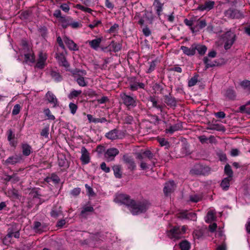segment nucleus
<instances>
[{
    "label": "nucleus",
    "instance_id": "f257e3e1",
    "mask_svg": "<svg viewBox=\"0 0 250 250\" xmlns=\"http://www.w3.org/2000/svg\"><path fill=\"white\" fill-rule=\"evenodd\" d=\"M149 206L150 203L147 201H136L132 199L128 208L133 215H137L145 212Z\"/></svg>",
    "mask_w": 250,
    "mask_h": 250
},
{
    "label": "nucleus",
    "instance_id": "f03ea898",
    "mask_svg": "<svg viewBox=\"0 0 250 250\" xmlns=\"http://www.w3.org/2000/svg\"><path fill=\"white\" fill-rule=\"evenodd\" d=\"M187 227L186 226H175L167 231V235L169 238L174 240L181 239L184 237L187 230Z\"/></svg>",
    "mask_w": 250,
    "mask_h": 250
},
{
    "label": "nucleus",
    "instance_id": "7ed1b4c3",
    "mask_svg": "<svg viewBox=\"0 0 250 250\" xmlns=\"http://www.w3.org/2000/svg\"><path fill=\"white\" fill-rule=\"evenodd\" d=\"M123 103L128 108H133L137 105L136 96H131L126 93L122 92L120 95Z\"/></svg>",
    "mask_w": 250,
    "mask_h": 250
},
{
    "label": "nucleus",
    "instance_id": "20e7f679",
    "mask_svg": "<svg viewBox=\"0 0 250 250\" xmlns=\"http://www.w3.org/2000/svg\"><path fill=\"white\" fill-rule=\"evenodd\" d=\"M223 39L225 42L224 48L228 50L231 48L236 40L235 34L230 30L226 32L223 35Z\"/></svg>",
    "mask_w": 250,
    "mask_h": 250
},
{
    "label": "nucleus",
    "instance_id": "39448f33",
    "mask_svg": "<svg viewBox=\"0 0 250 250\" xmlns=\"http://www.w3.org/2000/svg\"><path fill=\"white\" fill-rule=\"evenodd\" d=\"M225 16L229 19H240L244 18V15L240 10L229 8L224 12Z\"/></svg>",
    "mask_w": 250,
    "mask_h": 250
},
{
    "label": "nucleus",
    "instance_id": "423d86ee",
    "mask_svg": "<svg viewBox=\"0 0 250 250\" xmlns=\"http://www.w3.org/2000/svg\"><path fill=\"white\" fill-rule=\"evenodd\" d=\"M210 172V168L208 167H205L200 164H197L190 170V173L192 175H205Z\"/></svg>",
    "mask_w": 250,
    "mask_h": 250
},
{
    "label": "nucleus",
    "instance_id": "0eeeda50",
    "mask_svg": "<svg viewBox=\"0 0 250 250\" xmlns=\"http://www.w3.org/2000/svg\"><path fill=\"white\" fill-rule=\"evenodd\" d=\"M23 47L24 48L22 49V51L24 56L25 62L26 63L34 62L35 56L32 50L27 46L26 43L23 44Z\"/></svg>",
    "mask_w": 250,
    "mask_h": 250
},
{
    "label": "nucleus",
    "instance_id": "6e6552de",
    "mask_svg": "<svg viewBox=\"0 0 250 250\" xmlns=\"http://www.w3.org/2000/svg\"><path fill=\"white\" fill-rule=\"evenodd\" d=\"M132 200L128 195L119 193L116 195L114 201L116 203L125 205L128 208Z\"/></svg>",
    "mask_w": 250,
    "mask_h": 250
},
{
    "label": "nucleus",
    "instance_id": "1a4fd4ad",
    "mask_svg": "<svg viewBox=\"0 0 250 250\" xmlns=\"http://www.w3.org/2000/svg\"><path fill=\"white\" fill-rule=\"evenodd\" d=\"M47 58V56L45 53L40 51L39 54V58L35 65V67L41 69H43L45 65Z\"/></svg>",
    "mask_w": 250,
    "mask_h": 250
},
{
    "label": "nucleus",
    "instance_id": "9d476101",
    "mask_svg": "<svg viewBox=\"0 0 250 250\" xmlns=\"http://www.w3.org/2000/svg\"><path fill=\"white\" fill-rule=\"evenodd\" d=\"M55 58L60 66H63L66 68L69 67L70 65L63 53H56Z\"/></svg>",
    "mask_w": 250,
    "mask_h": 250
},
{
    "label": "nucleus",
    "instance_id": "9b49d317",
    "mask_svg": "<svg viewBox=\"0 0 250 250\" xmlns=\"http://www.w3.org/2000/svg\"><path fill=\"white\" fill-rule=\"evenodd\" d=\"M124 163L127 166V168L131 171H133L136 169V166L133 158L128 155H125L123 157Z\"/></svg>",
    "mask_w": 250,
    "mask_h": 250
},
{
    "label": "nucleus",
    "instance_id": "f8f14e48",
    "mask_svg": "<svg viewBox=\"0 0 250 250\" xmlns=\"http://www.w3.org/2000/svg\"><path fill=\"white\" fill-rule=\"evenodd\" d=\"M119 153V151L116 148H108L104 154V156L107 161L113 160L116 155Z\"/></svg>",
    "mask_w": 250,
    "mask_h": 250
},
{
    "label": "nucleus",
    "instance_id": "ddd939ff",
    "mask_svg": "<svg viewBox=\"0 0 250 250\" xmlns=\"http://www.w3.org/2000/svg\"><path fill=\"white\" fill-rule=\"evenodd\" d=\"M81 152L82 155L80 160L82 164L83 165L88 164L90 160V154L84 146L82 147Z\"/></svg>",
    "mask_w": 250,
    "mask_h": 250
},
{
    "label": "nucleus",
    "instance_id": "4468645a",
    "mask_svg": "<svg viewBox=\"0 0 250 250\" xmlns=\"http://www.w3.org/2000/svg\"><path fill=\"white\" fill-rule=\"evenodd\" d=\"M129 89L131 91H136L139 88L144 89L145 87V84L142 83H139L136 81V79L133 78L129 82Z\"/></svg>",
    "mask_w": 250,
    "mask_h": 250
},
{
    "label": "nucleus",
    "instance_id": "2eb2a0df",
    "mask_svg": "<svg viewBox=\"0 0 250 250\" xmlns=\"http://www.w3.org/2000/svg\"><path fill=\"white\" fill-rule=\"evenodd\" d=\"M214 4L215 2L214 1H207L204 4L199 5L197 8V10L201 11H209L213 8Z\"/></svg>",
    "mask_w": 250,
    "mask_h": 250
},
{
    "label": "nucleus",
    "instance_id": "dca6fc26",
    "mask_svg": "<svg viewBox=\"0 0 250 250\" xmlns=\"http://www.w3.org/2000/svg\"><path fill=\"white\" fill-rule=\"evenodd\" d=\"M103 40V37L97 38L91 41H87L86 43L89 44L91 48L97 50L100 47V44Z\"/></svg>",
    "mask_w": 250,
    "mask_h": 250
},
{
    "label": "nucleus",
    "instance_id": "f3484780",
    "mask_svg": "<svg viewBox=\"0 0 250 250\" xmlns=\"http://www.w3.org/2000/svg\"><path fill=\"white\" fill-rule=\"evenodd\" d=\"M22 160L21 155H15L8 157L5 161L6 165H14L20 163Z\"/></svg>",
    "mask_w": 250,
    "mask_h": 250
},
{
    "label": "nucleus",
    "instance_id": "a211bd4d",
    "mask_svg": "<svg viewBox=\"0 0 250 250\" xmlns=\"http://www.w3.org/2000/svg\"><path fill=\"white\" fill-rule=\"evenodd\" d=\"M63 41L69 50L71 51H77L79 50L77 44L67 37H63Z\"/></svg>",
    "mask_w": 250,
    "mask_h": 250
},
{
    "label": "nucleus",
    "instance_id": "6ab92c4d",
    "mask_svg": "<svg viewBox=\"0 0 250 250\" xmlns=\"http://www.w3.org/2000/svg\"><path fill=\"white\" fill-rule=\"evenodd\" d=\"M58 165L60 167H63V169H67L69 167V163L66 160L64 155L60 154L58 156Z\"/></svg>",
    "mask_w": 250,
    "mask_h": 250
},
{
    "label": "nucleus",
    "instance_id": "aec40b11",
    "mask_svg": "<svg viewBox=\"0 0 250 250\" xmlns=\"http://www.w3.org/2000/svg\"><path fill=\"white\" fill-rule=\"evenodd\" d=\"M183 128L181 123L178 122L174 125H170L168 128H166L165 132L166 133L173 134L175 131L182 129Z\"/></svg>",
    "mask_w": 250,
    "mask_h": 250
},
{
    "label": "nucleus",
    "instance_id": "412c9836",
    "mask_svg": "<svg viewBox=\"0 0 250 250\" xmlns=\"http://www.w3.org/2000/svg\"><path fill=\"white\" fill-rule=\"evenodd\" d=\"M45 96L48 102L52 104L54 107L58 105V100L52 92L51 91H48L46 93Z\"/></svg>",
    "mask_w": 250,
    "mask_h": 250
},
{
    "label": "nucleus",
    "instance_id": "4be33fe9",
    "mask_svg": "<svg viewBox=\"0 0 250 250\" xmlns=\"http://www.w3.org/2000/svg\"><path fill=\"white\" fill-rule=\"evenodd\" d=\"M195 48L194 43L192 44L189 48L185 46H182L181 47V49L183 51L184 53L188 56H193L195 55Z\"/></svg>",
    "mask_w": 250,
    "mask_h": 250
},
{
    "label": "nucleus",
    "instance_id": "5701e85b",
    "mask_svg": "<svg viewBox=\"0 0 250 250\" xmlns=\"http://www.w3.org/2000/svg\"><path fill=\"white\" fill-rule=\"evenodd\" d=\"M148 100L152 103V107H155L160 110L161 112H163L164 107L165 105L158 104V101L155 97L151 96L149 97Z\"/></svg>",
    "mask_w": 250,
    "mask_h": 250
},
{
    "label": "nucleus",
    "instance_id": "b1692460",
    "mask_svg": "<svg viewBox=\"0 0 250 250\" xmlns=\"http://www.w3.org/2000/svg\"><path fill=\"white\" fill-rule=\"evenodd\" d=\"M165 102L171 107H175L177 105V101L175 98L171 96L170 94L165 96Z\"/></svg>",
    "mask_w": 250,
    "mask_h": 250
},
{
    "label": "nucleus",
    "instance_id": "393cba45",
    "mask_svg": "<svg viewBox=\"0 0 250 250\" xmlns=\"http://www.w3.org/2000/svg\"><path fill=\"white\" fill-rule=\"evenodd\" d=\"M174 190V182L173 181H169L165 184L164 188V193L167 195Z\"/></svg>",
    "mask_w": 250,
    "mask_h": 250
},
{
    "label": "nucleus",
    "instance_id": "a878e982",
    "mask_svg": "<svg viewBox=\"0 0 250 250\" xmlns=\"http://www.w3.org/2000/svg\"><path fill=\"white\" fill-rule=\"evenodd\" d=\"M68 21V23L66 25H64L63 23L62 24L63 28H65L68 26H70L73 28H80L82 26V24L79 22H78V21L72 22L71 18H68L67 19H64L65 21Z\"/></svg>",
    "mask_w": 250,
    "mask_h": 250
},
{
    "label": "nucleus",
    "instance_id": "bb28decb",
    "mask_svg": "<svg viewBox=\"0 0 250 250\" xmlns=\"http://www.w3.org/2000/svg\"><path fill=\"white\" fill-rule=\"evenodd\" d=\"M105 137L110 140H116L119 138V131L114 129L105 134Z\"/></svg>",
    "mask_w": 250,
    "mask_h": 250
},
{
    "label": "nucleus",
    "instance_id": "cd10ccee",
    "mask_svg": "<svg viewBox=\"0 0 250 250\" xmlns=\"http://www.w3.org/2000/svg\"><path fill=\"white\" fill-rule=\"evenodd\" d=\"M194 45L195 51L197 50L199 55L203 56L206 53L207 47L205 45L197 43H194Z\"/></svg>",
    "mask_w": 250,
    "mask_h": 250
},
{
    "label": "nucleus",
    "instance_id": "c85d7f7f",
    "mask_svg": "<svg viewBox=\"0 0 250 250\" xmlns=\"http://www.w3.org/2000/svg\"><path fill=\"white\" fill-rule=\"evenodd\" d=\"M112 169L114 172V176L117 178H121L122 177V172L121 171V166L119 165H114L112 167Z\"/></svg>",
    "mask_w": 250,
    "mask_h": 250
},
{
    "label": "nucleus",
    "instance_id": "c756f323",
    "mask_svg": "<svg viewBox=\"0 0 250 250\" xmlns=\"http://www.w3.org/2000/svg\"><path fill=\"white\" fill-rule=\"evenodd\" d=\"M22 154L24 156H29L31 152L32 148L31 146L27 144H23L21 145Z\"/></svg>",
    "mask_w": 250,
    "mask_h": 250
},
{
    "label": "nucleus",
    "instance_id": "7c9ffc66",
    "mask_svg": "<svg viewBox=\"0 0 250 250\" xmlns=\"http://www.w3.org/2000/svg\"><path fill=\"white\" fill-rule=\"evenodd\" d=\"M50 215L51 217L55 218H57L62 215V211L61 209V208L54 207L50 212Z\"/></svg>",
    "mask_w": 250,
    "mask_h": 250
},
{
    "label": "nucleus",
    "instance_id": "2f4dec72",
    "mask_svg": "<svg viewBox=\"0 0 250 250\" xmlns=\"http://www.w3.org/2000/svg\"><path fill=\"white\" fill-rule=\"evenodd\" d=\"M232 178L229 177L225 178L221 182L220 186L224 190H227L229 187V182Z\"/></svg>",
    "mask_w": 250,
    "mask_h": 250
},
{
    "label": "nucleus",
    "instance_id": "473e14b6",
    "mask_svg": "<svg viewBox=\"0 0 250 250\" xmlns=\"http://www.w3.org/2000/svg\"><path fill=\"white\" fill-rule=\"evenodd\" d=\"M159 62V61L157 59H155L151 62H148L149 64V67L146 71L147 73H150L152 71H153L155 67L156 66V65Z\"/></svg>",
    "mask_w": 250,
    "mask_h": 250
},
{
    "label": "nucleus",
    "instance_id": "72a5a7b5",
    "mask_svg": "<svg viewBox=\"0 0 250 250\" xmlns=\"http://www.w3.org/2000/svg\"><path fill=\"white\" fill-rule=\"evenodd\" d=\"M215 213L212 210H210L208 211L206 217V222L208 223H211L215 220Z\"/></svg>",
    "mask_w": 250,
    "mask_h": 250
},
{
    "label": "nucleus",
    "instance_id": "f704fd0d",
    "mask_svg": "<svg viewBox=\"0 0 250 250\" xmlns=\"http://www.w3.org/2000/svg\"><path fill=\"white\" fill-rule=\"evenodd\" d=\"M225 96L229 100H234L236 98V94L233 90L229 89L226 92Z\"/></svg>",
    "mask_w": 250,
    "mask_h": 250
},
{
    "label": "nucleus",
    "instance_id": "c9c22d12",
    "mask_svg": "<svg viewBox=\"0 0 250 250\" xmlns=\"http://www.w3.org/2000/svg\"><path fill=\"white\" fill-rule=\"evenodd\" d=\"M75 77L76 82L80 86L84 87L87 85V83L85 82L84 77L80 76V74H79L78 77L75 76Z\"/></svg>",
    "mask_w": 250,
    "mask_h": 250
},
{
    "label": "nucleus",
    "instance_id": "e433bc0d",
    "mask_svg": "<svg viewBox=\"0 0 250 250\" xmlns=\"http://www.w3.org/2000/svg\"><path fill=\"white\" fill-rule=\"evenodd\" d=\"M203 62L205 64V70H206L210 67H213L215 66L213 62H211L208 57H205L203 59Z\"/></svg>",
    "mask_w": 250,
    "mask_h": 250
},
{
    "label": "nucleus",
    "instance_id": "4c0bfd02",
    "mask_svg": "<svg viewBox=\"0 0 250 250\" xmlns=\"http://www.w3.org/2000/svg\"><path fill=\"white\" fill-rule=\"evenodd\" d=\"M13 236H14L15 238H19L20 237L19 232L16 231L15 232H8V233L4 237L3 241L4 242L5 241L9 240V239L11 238Z\"/></svg>",
    "mask_w": 250,
    "mask_h": 250
},
{
    "label": "nucleus",
    "instance_id": "58836bf2",
    "mask_svg": "<svg viewBox=\"0 0 250 250\" xmlns=\"http://www.w3.org/2000/svg\"><path fill=\"white\" fill-rule=\"evenodd\" d=\"M225 173L228 176V177L232 178L233 176V171L229 165L227 164L224 168Z\"/></svg>",
    "mask_w": 250,
    "mask_h": 250
},
{
    "label": "nucleus",
    "instance_id": "ea45409f",
    "mask_svg": "<svg viewBox=\"0 0 250 250\" xmlns=\"http://www.w3.org/2000/svg\"><path fill=\"white\" fill-rule=\"evenodd\" d=\"M179 245L181 250H189L190 248L189 243L187 240L183 241Z\"/></svg>",
    "mask_w": 250,
    "mask_h": 250
},
{
    "label": "nucleus",
    "instance_id": "a19ab883",
    "mask_svg": "<svg viewBox=\"0 0 250 250\" xmlns=\"http://www.w3.org/2000/svg\"><path fill=\"white\" fill-rule=\"evenodd\" d=\"M50 75L52 78L57 82H60L62 80V77L59 72L55 71H51Z\"/></svg>",
    "mask_w": 250,
    "mask_h": 250
},
{
    "label": "nucleus",
    "instance_id": "79ce46f5",
    "mask_svg": "<svg viewBox=\"0 0 250 250\" xmlns=\"http://www.w3.org/2000/svg\"><path fill=\"white\" fill-rule=\"evenodd\" d=\"M81 90H73L69 94L68 97L69 99H72L73 98L77 97L82 93Z\"/></svg>",
    "mask_w": 250,
    "mask_h": 250
},
{
    "label": "nucleus",
    "instance_id": "37998d69",
    "mask_svg": "<svg viewBox=\"0 0 250 250\" xmlns=\"http://www.w3.org/2000/svg\"><path fill=\"white\" fill-rule=\"evenodd\" d=\"M93 211L94 208L92 206H85L83 207L81 212V215L82 216H84L87 212H93Z\"/></svg>",
    "mask_w": 250,
    "mask_h": 250
},
{
    "label": "nucleus",
    "instance_id": "c03bdc74",
    "mask_svg": "<svg viewBox=\"0 0 250 250\" xmlns=\"http://www.w3.org/2000/svg\"><path fill=\"white\" fill-rule=\"evenodd\" d=\"M43 113L47 117L48 120H55V117L54 115L51 114V111L48 108H45L43 110Z\"/></svg>",
    "mask_w": 250,
    "mask_h": 250
},
{
    "label": "nucleus",
    "instance_id": "a18cd8bd",
    "mask_svg": "<svg viewBox=\"0 0 250 250\" xmlns=\"http://www.w3.org/2000/svg\"><path fill=\"white\" fill-rule=\"evenodd\" d=\"M240 84L243 88L250 91V81L244 80L240 83Z\"/></svg>",
    "mask_w": 250,
    "mask_h": 250
},
{
    "label": "nucleus",
    "instance_id": "49530a36",
    "mask_svg": "<svg viewBox=\"0 0 250 250\" xmlns=\"http://www.w3.org/2000/svg\"><path fill=\"white\" fill-rule=\"evenodd\" d=\"M198 75H194L193 77H192L188 81V86L191 87V86L195 85L198 82Z\"/></svg>",
    "mask_w": 250,
    "mask_h": 250
},
{
    "label": "nucleus",
    "instance_id": "de8ad7c7",
    "mask_svg": "<svg viewBox=\"0 0 250 250\" xmlns=\"http://www.w3.org/2000/svg\"><path fill=\"white\" fill-rule=\"evenodd\" d=\"M69 108L70 109V112L71 113V114L74 115L78 109V106L76 104L74 103H70L69 104Z\"/></svg>",
    "mask_w": 250,
    "mask_h": 250
},
{
    "label": "nucleus",
    "instance_id": "09e8293b",
    "mask_svg": "<svg viewBox=\"0 0 250 250\" xmlns=\"http://www.w3.org/2000/svg\"><path fill=\"white\" fill-rule=\"evenodd\" d=\"M83 94L85 96H88L91 98L97 96V94L96 93L95 91L90 89L85 90L84 91Z\"/></svg>",
    "mask_w": 250,
    "mask_h": 250
},
{
    "label": "nucleus",
    "instance_id": "8fccbe9b",
    "mask_svg": "<svg viewBox=\"0 0 250 250\" xmlns=\"http://www.w3.org/2000/svg\"><path fill=\"white\" fill-rule=\"evenodd\" d=\"M196 214L193 212H188V211L187 220H190L193 221H196Z\"/></svg>",
    "mask_w": 250,
    "mask_h": 250
},
{
    "label": "nucleus",
    "instance_id": "3c124183",
    "mask_svg": "<svg viewBox=\"0 0 250 250\" xmlns=\"http://www.w3.org/2000/svg\"><path fill=\"white\" fill-rule=\"evenodd\" d=\"M187 213L188 211L187 210H183L182 211H180L178 213L176 214L177 217L180 219H187Z\"/></svg>",
    "mask_w": 250,
    "mask_h": 250
},
{
    "label": "nucleus",
    "instance_id": "603ef678",
    "mask_svg": "<svg viewBox=\"0 0 250 250\" xmlns=\"http://www.w3.org/2000/svg\"><path fill=\"white\" fill-rule=\"evenodd\" d=\"M76 8H77L78 9H79L80 10H81L82 11H83V12L89 13H91L92 11V10L91 9L88 8V7H84L81 4H77Z\"/></svg>",
    "mask_w": 250,
    "mask_h": 250
},
{
    "label": "nucleus",
    "instance_id": "864d4df0",
    "mask_svg": "<svg viewBox=\"0 0 250 250\" xmlns=\"http://www.w3.org/2000/svg\"><path fill=\"white\" fill-rule=\"evenodd\" d=\"M202 199V197L198 195H192L189 197V200L192 202L197 203L200 201Z\"/></svg>",
    "mask_w": 250,
    "mask_h": 250
},
{
    "label": "nucleus",
    "instance_id": "5fc2aeb1",
    "mask_svg": "<svg viewBox=\"0 0 250 250\" xmlns=\"http://www.w3.org/2000/svg\"><path fill=\"white\" fill-rule=\"evenodd\" d=\"M163 4L160 2L157 3L155 6V10L157 15L160 16L163 10Z\"/></svg>",
    "mask_w": 250,
    "mask_h": 250
},
{
    "label": "nucleus",
    "instance_id": "6e6d98bb",
    "mask_svg": "<svg viewBox=\"0 0 250 250\" xmlns=\"http://www.w3.org/2000/svg\"><path fill=\"white\" fill-rule=\"evenodd\" d=\"M21 106L19 104H16L14 105L13 109L12 110V114L13 115H16L18 114L21 110Z\"/></svg>",
    "mask_w": 250,
    "mask_h": 250
},
{
    "label": "nucleus",
    "instance_id": "4d7b16f0",
    "mask_svg": "<svg viewBox=\"0 0 250 250\" xmlns=\"http://www.w3.org/2000/svg\"><path fill=\"white\" fill-rule=\"evenodd\" d=\"M81 191L80 188H76L70 191V194L74 197H77L80 194Z\"/></svg>",
    "mask_w": 250,
    "mask_h": 250
},
{
    "label": "nucleus",
    "instance_id": "13d9d810",
    "mask_svg": "<svg viewBox=\"0 0 250 250\" xmlns=\"http://www.w3.org/2000/svg\"><path fill=\"white\" fill-rule=\"evenodd\" d=\"M39 31L41 34V36L45 38L47 34V29L46 27L43 26L39 28Z\"/></svg>",
    "mask_w": 250,
    "mask_h": 250
},
{
    "label": "nucleus",
    "instance_id": "bf43d9fd",
    "mask_svg": "<svg viewBox=\"0 0 250 250\" xmlns=\"http://www.w3.org/2000/svg\"><path fill=\"white\" fill-rule=\"evenodd\" d=\"M41 223L39 222H35L34 223V229L36 231L38 232H42L43 231V229L41 228Z\"/></svg>",
    "mask_w": 250,
    "mask_h": 250
},
{
    "label": "nucleus",
    "instance_id": "052dcab7",
    "mask_svg": "<svg viewBox=\"0 0 250 250\" xmlns=\"http://www.w3.org/2000/svg\"><path fill=\"white\" fill-rule=\"evenodd\" d=\"M119 28V25L114 23L108 30V33L110 34L115 33L117 32Z\"/></svg>",
    "mask_w": 250,
    "mask_h": 250
},
{
    "label": "nucleus",
    "instance_id": "680f3d73",
    "mask_svg": "<svg viewBox=\"0 0 250 250\" xmlns=\"http://www.w3.org/2000/svg\"><path fill=\"white\" fill-rule=\"evenodd\" d=\"M49 134V126L43 128L41 132V135L45 138H48Z\"/></svg>",
    "mask_w": 250,
    "mask_h": 250
},
{
    "label": "nucleus",
    "instance_id": "e2e57ef3",
    "mask_svg": "<svg viewBox=\"0 0 250 250\" xmlns=\"http://www.w3.org/2000/svg\"><path fill=\"white\" fill-rule=\"evenodd\" d=\"M157 141L161 146H166L168 145V142L164 138H157Z\"/></svg>",
    "mask_w": 250,
    "mask_h": 250
},
{
    "label": "nucleus",
    "instance_id": "0e129e2a",
    "mask_svg": "<svg viewBox=\"0 0 250 250\" xmlns=\"http://www.w3.org/2000/svg\"><path fill=\"white\" fill-rule=\"evenodd\" d=\"M143 154L149 160L152 159L154 156L153 153L149 150H146L143 152Z\"/></svg>",
    "mask_w": 250,
    "mask_h": 250
},
{
    "label": "nucleus",
    "instance_id": "69168bd1",
    "mask_svg": "<svg viewBox=\"0 0 250 250\" xmlns=\"http://www.w3.org/2000/svg\"><path fill=\"white\" fill-rule=\"evenodd\" d=\"M101 169L106 173H108L110 171V169L109 167H106V165L105 162H103L100 166Z\"/></svg>",
    "mask_w": 250,
    "mask_h": 250
},
{
    "label": "nucleus",
    "instance_id": "338daca9",
    "mask_svg": "<svg viewBox=\"0 0 250 250\" xmlns=\"http://www.w3.org/2000/svg\"><path fill=\"white\" fill-rule=\"evenodd\" d=\"M51 180L56 184H58L60 181L59 177L56 174H52L50 177Z\"/></svg>",
    "mask_w": 250,
    "mask_h": 250
},
{
    "label": "nucleus",
    "instance_id": "774afa93",
    "mask_svg": "<svg viewBox=\"0 0 250 250\" xmlns=\"http://www.w3.org/2000/svg\"><path fill=\"white\" fill-rule=\"evenodd\" d=\"M57 42L59 44V45L60 46V47H61L63 50L65 49V46L63 43V41H62V38H61V37L59 36L57 37Z\"/></svg>",
    "mask_w": 250,
    "mask_h": 250
}]
</instances>
